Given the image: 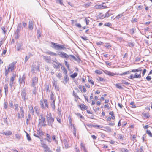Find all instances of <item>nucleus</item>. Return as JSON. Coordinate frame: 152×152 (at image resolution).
<instances>
[{
	"label": "nucleus",
	"mask_w": 152,
	"mask_h": 152,
	"mask_svg": "<svg viewBox=\"0 0 152 152\" xmlns=\"http://www.w3.org/2000/svg\"><path fill=\"white\" fill-rule=\"evenodd\" d=\"M99 18L101 19H103L105 18L104 16V14L102 13H100L98 15Z\"/></svg>",
	"instance_id": "obj_32"
},
{
	"label": "nucleus",
	"mask_w": 152,
	"mask_h": 152,
	"mask_svg": "<svg viewBox=\"0 0 152 152\" xmlns=\"http://www.w3.org/2000/svg\"><path fill=\"white\" fill-rule=\"evenodd\" d=\"M122 84H125L126 85H128L130 84V83H129L128 82H126L124 80H122Z\"/></svg>",
	"instance_id": "obj_43"
},
{
	"label": "nucleus",
	"mask_w": 152,
	"mask_h": 152,
	"mask_svg": "<svg viewBox=\"0 0 152 152\" xmlns=\"http://www.w3.org/2000/svg\"><path fill=\"white\" fill-rule=\"evenodd\" d=\"M41 145L42 147H43L44 149H46L48 147L46 144L44 143H42Z\"/></svg>",
	"instance_id": "obj_57"
},
{
	"label": "nucleus",
	"mask_w": 152,
	"mask_h": 152,
	"mask_svg": "<svg viewBox=\"0 0 152 152\" xmlns=\"http://www.w3.org/2000/svg\"><path fill=\"white\" fill-rule=\"evenodd\" d=\"M121 151L122 152H129V150L127 149L123 148Z\"/></svg>",
	"instance_id": "obj_64"
},
{
	"label": "nucleus",
	"mask_w": 152,
	"mask_h": 152,
	"mask_svg": "<svg viewBox=\"0 0 152 152\" xmlns=\"http://www.w3.org/2000/svg\"><path fill=\"white\" fill-rule=\"evenodd\" d=\"M4 89V90L5 95L6 96L7 94L8 93V86L7 84H6L5 85Z\"/></svg>",
	"instance_id": "obj_20"
},
{
	"label": "nucleus",
	"mask_w": 152,
	"mask_h": 152,
	"mask_svg": "<svg viewBox=\"0 0 152 152\" xmlns=\"http://www.w3.org/2000/svg\"><path fill=\"white\" fill-rule=\"evenodd\" d=\"M8 103L7 102H5L4 104V106L5 109H7V108Z\"/></svg>",
	"instance_id": "obj_55"
},
{
	"label": "nucleus",
	"mask_w": 152,
	"mask_h": 152,
	"mask_svg": "<svg viewBox=\"0 0 152 152\" xmlns=\"http://www.w3.org/2000/svg\"><path fill=\"white\" fill-rule=\"evenodd\" d=\"M40 104L42 109H45L48 107V101L46 99H42L40 101Z\"/></svg>",
	"instance_id": "obj_4"
},
{
	"label": "nucleus",
	"mask_w": 152,
	"mask_h": 152,
	"mask_svg": "<svg viewBox=\"0 0 152 152\" xmlns=\"http://www.w3.org/2000/svg\"><path fill=\"white\" fill-rule=\"evenodd\" d=\"M59 56L63 58H68L69 57V56L64 52H61L59 54Z\"/></svg>",
	"instance_id": "obj_15"
},
{
	"label": "nucleus",
	"mask_w": 152,
	"mask_h": 152,
	"mask_svg": "<svg viewBox=\"0 0 152 152\" xmlns=\"http://www.w3.org/2000/svg\"><path fill=\"white\" fill-rule=\"evenodd\" d=\"M142 71V69L141 68L132 70L131 72L134 73V74H131L129 78L130 79H133L134 78H140L141 77V71Z\"/></svg>",
	"instance_id": "obj_1"
},
{
	"label": "nucleus",
	"mask_w": 152,
	"mask_h": 152,
	"mask_svg": "<svg viewBox=\"0 0 152 152\" xmlns=\"http://www.w3.org/2000/svg\"><path fill=\"white\" fill-rule=\"evenodd\" d=\"M73 128V134L74 135V136L75 137H76V132H77V130L76 129V128L75 127V124H72V126Z\"/></svg>",
	"instance_id": "obj_24"
},
{
	"label": "nucleus",
	"mask_w": 152,
	"mask_h": 152,
	"mask_svg": "<svg viewBox=\"0 0 152 152\" xmlns=\"http://www.w3.org/2000/svg\"><path fill=\"white\" fill-rule=\"evenodd\" d=\"M22 49V45H19L17 47V50L18 51H19Z\"/></svg>",
	"instance_id": "obj_50"
},
{
	"label": "nucleus",
	"mask_w": 152,
	"mask_h": 152,
	"mask_svg": "<svg viewBox=\"0 0 152 152\" xmlns=\"http://www.w3.org/2000/svg\"><path fill=\"white\" fill-rule=\"evenodd\" d=\"M45 151L46 152H52V151L51 150L50 148L48 147L47 148L45 149Z\"/></svg>",
	"instance_id": "obj_61"
},
{
	"label": "nucleus",
	"mask_w": 152,
	"mask_h": 152,
	"mask_svg": "<svg viewBox=\"0 0 152 152\" xmlns=\"http://www.w3.org/2000/svg\"><path fill=\"white\" fill-rule=\"evenodd\" d=\"M115 86L118 89H122L123 88L120 83H117L115 84Z\"/></svg>",
	"instance_id": "obj_33"
},
{
	"label": "nucleus",
	"mask_w": 152,
	"mask_h": 152,
	"mask_svg": "<svg viewBox=\"0 0 152 152\" xmlns=\"http://www.w3.org/2000/svg\"><path fill=\"white\" fill-rule=\"evenodd\" d=\"M72 114H70L68 116V119L69 122V123L71 126H72Z\"/></svg>",
	"instance_id": "obj_22"
},
{
	"label": "nucleus",
	"mask_w": 152,
	"mask_h": 152,
	"mask_svg": "<svg viewBox=\"0 0 152 152\" xmlns=\"http://www.w3.org/2000/svg\"><path fill=\"white\" fill-rule=\"evenodd\" d=\"M63 70H64V72H65V74L63 80V82L64 83H66L68 82L69 78L67 75V70L65 67H64Z\"/></svg>",
	"instance_id": "obj_9"
},
{
	"label": "nucleus",
	"mask_w": 152,
	"mask_h": 152,
	"mask_svg": "<svg viewBox=\"0 0 152 152\" xmlns=\"http://www.w3.org/2000/svg\"><path fill=\"white\" fill-rule=\"evenodd\" d=\"M54 93L52 91L51 92V94L50 95V100L53 101H55L56 99L55 97Z\"/></svg>",
	"instance_id": "obj_19"
},
{
	"label": "nucleus",
	"mask_w": 152,
	"mask_h": 152,
	"mask_svg": "<svg viewBox=\"0 0 152 152\" xmlns=\"http://www.w3.org/2000/svg\"><path fill=\"white\" fill-rule=\"evenodd\" d=\"M110 115H111V117H109L106 119V121L107 122H109L108 125L110 126H113L115 125V123L114 121L112 122H110L111 119L113 120H114L115 119V115L114 114V113L113 111H110L109 113Z\"/></svg>",
	"instance_id": "obj_2"
},
{
	"label": "nucleus",
	"mask_w": 152,
	"mask_h": 152,
	"mask_svg": "<svg viewBox=\"0 0 152 152\" xmlns=\"http://www.w3.org/2000/svg\"><path fill=\"white\" fill-rule=\"evenodd\" d=\"M31 55V54H30V55H29L28 56H26L25 58V62H26L29 59V58L30 57H31L30 55Z\"/></svg>",
	"instance_id": "obj_56"
},
{
	"label": "nucleus",
	"mask_w": 152,
	"mask_h": 152,
	"mask_svg": "<svg viewBox=\"0 0 152 152\" xmlns=\"http://www.w3.org/2000/svg\"><path fill=\"white\" fill-rule=\"evenodd\" d=\"M17 63V61H14L10 64L8 66V69L11 71H13L15 69V67Z\"/></svg>",
	"instance_id": "obj_8"
},
{
	"label": "nucleus",
	"mask_w": 152,
	"mask_h": 152,
	"mask_svg": "<svg viewBox=\"0 0 152 152\" xmlns=\"http://www.w3.org/2000/svg\"><path fill=\"white\" fill-rule=\"evenodd\" d=\"M16 75V74H13L12 76L10 79L9 85L11 88H12L14 83V81L15 80Z\"/></svg>",
	"instance_id": "obj_6"
},
{
	"label": "nucleus",
	"mask_w": 152,
	"mask_h": 152,
	"mask_svg": "<svg viewBox=\"0 0 152 152\" xmlns=\"http://www.w3.org/2000/svg\"><path fill=\"white\" fill-rule=\"evenodd\" d=\"M78 74L76 72H75L74 73L70 75V77L72 78H74Z\"/></svg>",
	"instance_id": "obj_34"
},
{
	"label": "nucleus",
	"mask_w": 152,
	"mask_h": 152,
	"mask_svg": "<svg viewBox=\"0 0 152 152\" xmlns=\"http://www.w3.org/2000/svg\"><path fill=\"white\" fill-rule=\"evenodd\" d=\"M104 72L106 75H108L109 76H113L115 75H119L118 73H114L110 71H109L107 70H103Z\"/></svg>",
	"instance_id": "obj_11"
},
{
	"label": "nucleus",
	"mask_w": 152,
	"mask_h": 152,
	"mask_svg": "<svg viewBox=\"0 0 152 152\" xmlns=\"http://www.w3.org/2000/svg\"><path fill=\"white\" fill-rule=\"evenodd\" d=\"M105 47L107 49H108L109 48L111 47V46L110 45V44L108 43H105Z\"/></svg>",
	"instance_id": "obj_44"
},
{
	"label": "nucleus",
	"mask_w": 152,
	"mask_h": 152,
	"mask_svg": "<svg viewBox=\"0 0 152 152\" xmlns=\"http://www.w3.org/2000/svg\"><path fill=\"white\" fill-rule=\"evenodd\" d=\"M98 80L101 82H104L106 80L104 78H102V77H98Z\"/></svg>",
	"instance_id": "obj_47"
},
{
	"label": "nucleus",
	"mask_w": 152,
	"mask_h": 152,
	"mask_svg": "<svg viewBox=\"0 0 152 152\" xmlns=\"http://www.w3.org/2000/svg\"><path fill=\"white\" fill-rule=\"evenodd\" d=\"M20 111L17 113L18 116V118H23L24 117V112L23 107H20Z\"/></svg>",
	"instance_id": "obj_5"
},
{
	"label": "nucleus",
	"mask_w": 152,
	"mask_h": 152,
	"mask_svg": "<svg viewBox=\"0 0 152 152\" xmlns=\"http://www.w3.org/2000/svg\"><path fill=\"white\" fill-rule=\"evenodd\" d=\"M129 46L130 47H133L134 46V44L132 42H130L129 43Z\"/></svg>",
	"instance_id": "obj_62"
},
{
	"label": "nucleus",
	"mask_w": 152,
	"mask_h": 152,
	"mask_svg": "<svg viewBox=\"0 0 152 152\" xmlns=\"http://www.w3.org/2000/svg\"><path fill=\"white\" fill-rule=\"evenodd\" d=\"M56 76L58 78L60 79L62 77V74L61 73H59L58 74L56 75Z\"/></svg>",
	"instance_id": "obj_48"
},
{
	"label": "nucleus",
	"mask_w": 152,
	"mask_h": 152,
	"mask_svg": "<svg viewBox=\"0 0 152 152\" xmlns=\"http://www.w3.org/2000/svg\"><path fill=\"white\" fill-rule=\"evenodd\" d=\"M99 8L102 9H103L105 8H107V7L106 5H99Z\"/></svg>",
	"instance_id": "obj_37"
},
{
	"label": "nucleus",
	"mask_w": 152,
	"mask_h": 152,
	"mask_svg": "<svg viewBox=\"0 0 152 152\" xmlns=\"http://www.w3.org/2000/svg\"><path fill=\"white\" fill-rule=\"evenodd\" d=\"M88 82L90 83L92 85H93L94 84V82L93 80L91 78H89V76H88Z\"/></svg>",
	"instance_id": "obj_29"
},
{
	"label": "nucleus",
	"mask_w": 152,
	"mask_h": 152,
	"mask_svg": "<svg viewBox=\"0 0 152 152\" xmlns=\"http://www.w3.org/2000/svg\"><path fill=\"white\" fill-rule=\"evenodd\" d=\"M143 149L142 147L141 146L140 147L139 149L137 150L136 152H143Z\"/></svg>",
	"instance_id": "obj_53"
},
{
	"label": "nucleus",
	"mask_w": 152,
	"mask_h": 152,
	"mask_svg": "<svg viewBox=\"0 0 152 152\" xmlns=\"http://www.w3.org/2000/svg\"><path fill=\"white\" fill-rule=\"evenodd\" d=\"M51 44L52 45V47L55 49L58 50L59 45H57V43H55L54 42H51Z\"/></svg>",
	"instance_id": "obj_21"
},
{
	"label": "nucleus",
	"mask_w": 152,
	"mask_h": 152,
	"mask_svg": "<svg viewBox=\"0 0 152 152\" xmlns=\"http://www.w3.org/2000/svg\"><path fill=\"white\" fill-rule=\"evenodd\" d=\"M76 115L77 116L79 117L80 119H84V117L79 113H76Z\"/></svg>",
	"instance_id": "obj_31"
},
{
	"label": "nucleus",
	"mask_w": 152,
	"mask_h": 152,
	"mask_svg": "<svg viewBox=\"0 0 152 152\" xmlns=\"http://www.w3.org/2000/svg\"><path fill=\"white\" fill-rule=\"evenodd\" d=\"M146 133L150 137H152V133H151L150 130L147 129Z\"/></svg>",
	"instance_id": "obj_35"
},
{
	"label": "nucleus",
	"mask_w": 152,
	"mask_h": 152,
	"mask_svg": "<svg viewBox=\"0 0 152 152\" xmlns=\"http://www.w3.org/2000/svg\"><path fill=\"white\" fill-rule=\"evenodd\" d=\"M73 95L77 99H80L78 96L77 95V94L74 91H73Z\"/></svg>",
	"instance_id": "obj_40"
},
{
	"label": "nucleus",
	"mask_w": 152,
	"mask_h": 152,
	"mask_svg": "<svg viewBox=\"0 0 152 152\" xmlns=\"http://www.w3.org/2000/svg\"><path fill=\"white\" fill-rule=\"evenodd\" d=\"M78 88L82 93H85L86 91V90L84 86H83L82 85H80L78 86Z\"/></svg>",
	"instance_id": "obj_16"
},
{
	"label": "nucleus",
	"mask_w": 152,
	"mask_h": 152,
	"mask_svg": "<svg viewBox=\"0 0 152 152\" xmlns=\"http://www.w3.org/2000/svg\"><path fill=\"white\" fill-rule=\"evenodd\" d=\"M39 124L42 126H46L45 124V118L42 116H41V118L39 120Z\"/></svg>",
	"instance_id": "obj_7"
},
{
	"label": "nucleus",
	"mask_w": 152,
	"mask_h": 152,
	"mask_svg": "<svg viewBox=\"0 0 152 152\" xmlns=\"http://www.w3.org/2000/svg\"><path fill=\"white\" fill-rule=\"evenodd\" d=\"M53 67L56 69L59 68L61 66V67L62 66L61 63H58L57 61H53Z\"/></svg>",
	"instance_id": "obj_10"
},
{
	"label": "nucleus",
	"mask_w": 152,
	"mask_h": 152,
	"mask_svg": "<svg viewBox=\"0 0 152 152\" xmlns=\"http://www.w3.org/2000/svg\"><path fill=\"white\" fill-rule=\"evenodd\" d=\"M136 137H137V134H134L132 136V139H131L132 140L134 141V140L136 142L137 140H136Z\"/></svg>",
	"instance_id": "obj_41"
},
{
	"label": "nucleus",
	"mask_w": 152,
	"mask_h": 152,
	"mask_svg": "<svg viewBox=\"0 0 152 152\" xmlns=\"http://www.w3.org/2000/svg\"><path fill=\"white\" fill-rule=\"evenodd\" d=\"M26 133V137H27V138L28 140L29 141H30L31 140V138L30 137V136L29 135V134L28 133Z\"/></svg>",
	"instance_id": "obj_51"
},
{
	"label": "nucleus",
	"mask_w": 152,
	"mask_h": 152,
	"mask_svg": "<svg viewBox=\"0 0 152 152\" xmlns=\"http://www.w3.org/2000/svg\"><path fill=\"white\" fill-rule=\"evenodd\" d=\"M38 82V78L36 77H34L32 79L31 86L34 87Z\"/></svg>",
	"instance_id": "obj_13"
},
{
	"label": "nucleus",
	"mask_w": 152,
	"mask_h": 152,
	"mask_svg": "<svg viewBox=\"0 0 152 152\" xmlns=\"http://www.w3.org/2000/svg\"><path fill=\"white\" fill-rule=\"evenodd\" d=\"M65 47L64 45H59L58 50L59 49H64L65 48Z\"/></svg>",
	"instance_id": "obj_59"
},
{
	"label": "nucleus",
	"mask_w": 152,
	"mask_h": 152,
	"mask_svg": "<svg viewBox=\"0 0 152 152\" xmlns=\"http://www.w3.org/2000/svg\"><path fill=\"white\" fill-rule=\"evenodd\" d=\"M109 102V100L108 99H105L104 100V103L105 104L104 105V108H107L108 109H110L109 105L108 104Z\"/></svg>",
	"instance_id": "obj_17"
},
{
	"label": "nucleus",
	"mask_w": 152,
	"mask_h": 152,
	"mask_svg": "<svg viewBox=\"0 0 152 152\" xmlns=\"http://www.w3.org/2000/svg\"><path fill=\"white\" fill-rule=\"evenodd\" d=\"M25 77L24 75H23L22 76V78H20L19 79L20 81V83H25Z\"/></svg>",
	"instance_id": "obj_26"
},
{
	"label": "nucleus",
	"mask_w": 152,
	"mask_h": 152,
	"mask_svg": "<svg viewBox=\"0 0 152 152\" xmlns=\"http://www.w3.org/2000/svg\"><path fill=\"white\" fill-rule=\"evenodd\" d=\"M55 102L53 101L52 103H50V105L51 107L53 110H55Z\"/></svg>",
	"instance_id": "obj_30"
},
{
	"label": "nucleus",
	"mask_w": 152,
	"mask_h": 152,
	"mask_svg": "<svg viewBox=\"0 0 152 152\" xmlns=\"http://www.w3.org/2000/svg\"><path fill=\"white\" fill-rule=\"evenodd\" d=\"M105 130L108 132H110L111 129L108 126H106L104 128Z\"/></svg>",
	"instance_id": "obj_42"
},
{
	"label": "nucleus",
	"mask_w": 152,
	"mask_h": 152,
	"mask_svg": "<svg viewBox=\"0 0 152 152\" xmlns=\"http://www.w3.org/2000/svg\"><path fill=\"white\" fill-rule=\"evenodd\" d=\"M104 25L108 27H110V26H111V23H110L108 22L105 23L104 24Z\"/></svg>",
	"instance_id": "obj_63"
},
{
	"label": "nucleus",
	"mask_w": 152,
	"mask_h": 152,
	"mask_svg": "<svg viewBox=\"0 0 152 152\" xmlns=\"http://www.w3.org/2000/svg\"><path fill=\"white\" fill-rule=\"evenodd\" d=\"M129 73V71H127L126 72H124L122 73L119 74L118 75H120V76H122L124 75H125L128 74Z\"/></svg>",
	"instance_id": "obj_52"
},
{
	"label": "nucleus",
	"mask_w": 152,
	"mask_h": 152,
	"mask_svg": "<svg viewBox=\"0 0 152 152\" xmlns=\"http://www.w3.org/2000/svg\"><path fill=\"white\" fill-rule=\"evenodd\" d=\"M47 53L48 54L50 55H53V56H56L57 55L56 53H53V52H47Z\"/></svg>",
	"instance_id": "obj_46"
},
{
	"label": "nucleus",
	"mask_w": 152,
	"mask_h": 152,
	"mask_svg": "<svg viewBox=\"0 0 152 152\" xmlns=\"http://www.w3.org/2000/svg\"><path fill=\"white\" fill-rule=\"evenodd\" d=\"M78 106L82 111L87 110L88 108L87 106L85 105L83 103L78 104Z\"/></svg>",
	"instance_id": "obj_14"
},
{
	"label": "nucleus",
	"mask_w": 152,
	"mask_h": 152,
	"mask_svg": "<svg viewBox=\"0 0 152 152\" xmlns=\"http://www.w3.org/2000/svg\"><path fill=\"white\" fill-rule=\"evenodd\" d=\"M91 126L92 127L96 128H102V127L100 125H92Z\"/></svg>",
	"instance_id": "obj_38"
},
{
	"label": "nucleus",
	"mask_w": 152,
	"mask_h": 152,
	"mask_svg": "<svg viewBox=\"0 0 152 152\" xmlns=\"http://www.w3.org/2000/svg\"><path fill=\"white\" fill-rule=\"evenodd\" d=\"M21 95L23 98H25L26 95V93L25 90V89H23L22 91Z\"/></svg>",
	"instance_id": "obj_27"
},
{
	"label": "nucleus",
	"mask_w": 152,
	"mask_h": 152,
	"mask_svg": "<svg viewBox=\"0 0 152 152\" xmlns=\"http://www.w3.org/2000/svg\"><path fill=\"white\" fill-rule=\"evenodd\" d=\"M80 145L81 147L83 148L84 151H86V148L84 146V145L83 144V143L82 142L81 143Z\"/></svg>",
	"instance_id": "obj_60"
},
{
	"label": "nucleus",
	"mask_w": 152,
	"mask_h": 152,
	"mask_svg": "<svg viewBox=\"0 0 152 152\" xmlns=\"http://www.w3.org/2000/svg\"><path fill=\"white\" fill-rule=\"evenodd\" d=\"M130 104L132 105L131 107L132 108H135L136 107V105L134 104L133 102H131L130 103Z\"/></svg>",
	"instance_id": "obj_45"
},
{
	"label": "nucleus",
	"mask_w": 152,
	"mask_h": 152,
	"mask_svg": "<svg viewBox=\"0 0 152 152\" xmlns=\"http://www.w3.org/2000/svg\"><path fill=\"white\" fill-rule=\"evenodd\" d=\"M95 72L97 74L101 75L102 74V72L99 70H96L95 71Z\"/></svg>",
	"instance_id": "obj_39"
},
{
	"label": "nucleus",
	"mask_w": 152,
	"mask_h": 152,
	"mask_svg": "<svg viewBox=\"0 0 152 152\" xmlns=\"http://www.w3.org/2000/svg\"><path fill=\"white\" fill-rule=\"evenodd\" d=\"M2 134H3L6 136H9L12 134V132L10 130H8L6 132H3Z\"/></svg>",
	"instance_id": "obj_23"
},
{
	"label": "nucleus",
	"mask_w": 152,
	"mask_h": 152,
	"mask_svg": "<svg viewBox=\"0 0 152 152\" xmlns=\"http://www.w3.org/2000/svg\"><path fill=\"white\" fill-rule=\"evenodd\" d=\"M46 120L48 125L52 126V124L54 121V118L52 116L51 113H50L47 116Z\"/></svg>",
	"instance_id": "obj_3"
},
{
	"label": "nucleus",
	"mask_w": 152,
	"mask_h": 152,
	"mask_svg": "<svg viewBox=\"0 0 152 152\" xmlns=\"http://www.w3.org/2000/svg\"><path fill=\"white\" fill-rule=\"evenodd\" d=\"M104 72L106 75H108L109 76H113L115 75H119L118 73H114L110 71H109L107 70H103Z\"/></svg>",
	"instance_id": "obj_12"
},
{
	"label": "nucleus",
	"mask_w": 152,
	"mask_h": 152,
	"mask_svg": "<svg viewBox=\"0 0 152 152\" xmlns=\"http://www.w3.org/2000/svg\"><path fill=\"white\" fill-rule=\"evenodd\" d=\"M46 137H47V140L49 142H50L51 141L50 140V136L49 134H46Z\"/></svg>",
	"instance_id": "obj_36"
},
{
	"label": "nucleus",
	"mask_w": 152,
	"mask_h": 152,
	"mask_svg": "<svg viewBox=\"0 0 152 152\" xmlns=\"http://www.w3.org/2000/svg\"><path fill=\"white\" fill-rule=\"evenodd\" d=\"M34 27V22L32 21H29L28 28L29 30H32Z\"/></svg>",
	"instance_id": "obj_18"
},
{
	"label": "nucleus",
	"mask_w": 152,
	"mask_h": 152,
	"mask_svg": "<svg viewBox=\"0 0 152 152\" xmlns=\"http://www.w3.org/2000/svg\"><path fill=\"white\" fill-rule=\"evenodd\" d=\"M28 108L30 111L32 112L34 111L32 105H29L28 107Z\"/></svg>",
	"instance_id": "obj_49"
},
{
	"label": "nucleus",
	"mask_w": 152,
	"mask_h": 152,
	"mask_svg": "<svg viewBox=\"0 0 152 152\" xmlns=\"http://www.w3.org/2000/svg\"><path fill=\"white\" fill-rule=\"evenodd\" d=\"M37 134L39 136H42L44 135L45 133L42 130H38L37 131Z\"/></svg>",
	"instance_id": "obj_25"
},
{
	"label": "nucleus",
	"mask_w": 152,
	"mask_h": 152,
	"mask_svg": "<svg viewBox=\"0 0 152 152\" xmlns=\"http://www.w3.org/2000/svg\"><path fill=\"white\" fill-rule=\"evenodd\" d=\"M135 29L134 28H132V29H130V33L131 34H134V30H135Z\"/></svg>",
	"instance_id": "obj_58"
},
{
	"label": "nucleus",
	"mask_w": 152,
	"mask_h": 152,
	"mask_svg": "<svg viewBox=\"0 0 152 152\" xmlns=\"http://www.w3.org/2000/svg\"><path fill=\"white\" fill-rule=\"evenodd\" d=\"M142 114L143 116L146 118H149L150 116L149 113H142Z\"/></svg>",
	"instance_id": "obj_28"
},
{
	"label": "nucleus",
	"mask_w": 152,
	"mask_h": 152,
	"mask_svg": "<svg viewBox=\"0 0 152 152\" xmlns=\"http://www.w3.org/2000/svg\"><path fill=\"white\" fill-rule=\"evenodd\" d=\"M10 71V69H9L8 68L7 69H6L5 70V76H7V75Z\"/></svg>",
	"instance_id": "obj_54"
}]
</instances>
